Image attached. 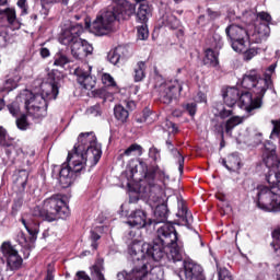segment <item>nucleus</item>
<instances>
[{"label": "nucleus", "mask_w": 280, "mask_h": 280, "mask_svg": "<svg viewBox=\"0 0 280 280\" xmlns=\"http://www.w3.org/2000/svg\"><path fill=\"white\" fill-rule=\"evenodd\" d=\"M255 200L262 211H280V195L275 186H258L255 190Z\"/></svg>", "instance_id": "8"}, {"label": "nucleus", "mask_w": 280, "mask_h": 280, "mask_svg": "<svg viewBox=\"0 0 280 280\" xmlns=\"http://www.w3.org/2000/svg\"><path fill=\"white\" fill-rule=\"evenodd\" d=\"M0 252L7 260L9 270H19L23 266V257L19 255V250L12 243L3 242L0 246Z\"/></svg>", "instance_id": "12"}, {"label": "nucleus", "mask_w": 280, "mask_h": 280, "mask_svg": "<svg viewBox=\"0 0 280 280\" xmlns=\"http://www.w3.org/2000/svg\"><path fill=\"white\" fill-rule=\"evenodd\" d=\"M44 209L46 211L47 222L69 218V206H67V202L62 199V195H54L52 197L45 199Z\"/></svg>", "instance_id": "10"}, {"label": "nucleus", "mask_w": 280, "mask_h": 280, "mask_svg": "<svg viewBox=\"0 0 280 280\" xmlns=\"http://www.w3.org/2000/svg\"><path fill=\"white\" fill-rule=\"evenodd\" d=\"M102 236H100V234H97L95 231H91V240H92V248L94 250L97 249V240H100Z\"/></svg>", "instance_id": "58"}, {"label": "nucleus", "mask_w": 280, "mask_h": 280, "mask_svg": "<svg viewBox=\"0 0 280 280\" xmlns=\"http://www.w3.org/2000/svg\"><path fill=\"white\" fill-rule=\"evenodd\" d=\"M77 277H78L77 280H80V279H82V280H91V277H89V275H86V272H84V271H78L77 272Z\"/></svg>", "instance_id": "62"}, {"label": "nucleus", "mask_w": 280, "mask_h": 280, "mask_svg": "<svg viewBox=\"0 0 280 280\" xmlns=\"http://www.w3.org/2000/svg\"><path fill=\"white\" fill-rule=\"evenodd\" d=\"M148 66L145 61H138L133 68V80L135 82H143L145 80V70Z\"/></svg>", "instance_id": "31"}, {"label": "nucleus", "mask_w": 280, "mask_h": 280, "mask_svg": "<svg viewBox=\"0 0 280 280\" xmlns=\"http://www.w3.org/2000/svg\"><path fill=\"white\" fill-rule=\"evenodd\" d=\"M44 280H54V268L51 265L48 266L47 275Z\"/></svg>", "instance_id": "61"}, {"label": "nucleus", "mask_w": 280, "mask_h": 280, "mask_svg": "<svg viewBox=\"0 0 280 280\" xmlns=\"http://www.w3.org/2000/svg\"><path fill=\"white\" fill-rule=\"evenodd\" d=\"M224 104L228 108H233L240 102V90L236 88H229L223 94Z\"/></svg>", "instance_id": "24"}, {"label": "nucleus", "mask_w": 280, "mask_h": 280, "mask_svg": "<svg viewBox=\"0 0 280 280\" xmlns=\"http://www.w3.org/2000/svg\"><path fill=\"white\" fill-rule=\"evenodd\" d=\"M155 205L154 217L156 218V224L165 222L167 220V206L163 205V199L160 197V201H153Z\"/></svg>", "instance_id": "28"}, {"label": "nucleus", "mask_w": 280, "mask_h": 280, "mask_svg": "<svg viewBox=\"0 0 280 280\" xmlns=\"http://www.w3.org/2000/svg\"><path fill=\"white\" fill-rule=\"evenodd\" d=\"M149 156H150V159H153L154 161H161V151H159V149L152 147L149 149Z\"/></svg>", "instance_id": "52"}, {"label": "nucleus", "mask_w": 280, "mask_h": 280, "mask_svg": "<svg viewBox=\"0 0 280 280\" xmlns=\"http://www.w3.org/2000/svg\"><path fill=\"white\" fill-rule=\"evenodd\" d=\"M152 15V8L150 4L142 2L140 3L138 11L136 13L137 22L145 24L148 23V19Z\"/></svg>", "instance_id": "26"}, {"label": "nucleus", "mask_w": 280, "mask_h": 280, "mask_svg": "<svg viewBox=\"0 0 280 280\" xmlns=\"http://www.w3.org/2000/svg\"><path fill=\"white\" fill-rule=\"evenodd\" d=\"M82 32H84L82 24H70L68 27L63 28L59 37L61 45L71 47V55L75 60H83V58L93 54V46L89 44V42L80 38Z\"/></svg>", "instance_id": "5"}, {"label": "nucleus", "mask_w": 280, "mask_h": 280, "mask_svg": "<svg viewBox=\"0 0 280 280\" xmlns=\"http://www.w3.org/2000/svg\"><path fill=\"white\" fill-rule=\"evenodd\" d=\"M148 277V262L142 261L133 267L129 272L120 271L117 273L118 280H144Z\"/></svg>", "instance_id": "15"}, {"label": "nucleus", "mask_w": 280, "mask_h": 280, "mask_svg": "<svg viewBox=\"0 0 280 280\" xmlns=\"http://www.w3.org/2000/svg\"><path fill=\"white\" fill-rule=\"evenodd\" d=\"M275 69H277V63L269 66L265 72L264 79L259 78L256 70L247 72L243 77L242 88L253 91V93L258 95V97H264V95H266V91H268L272 84V80L270 78L272 77V73H275Z\"/></svg>", "instance_id": "6"}, {"label": "nucleus", "mask_w": 280, "mask_h": 280, "mask_svg": "<svg viewBox=\"0 0 280 280\" xmlns=\"http://www.w3.org/2000/svg\"><path fill=\"white\" fill-rule=\"evenodd\" d=\"M244 21L242 25L232 24L225 28L234 51H246V47H250V32L255 28V24L249 23L248 19Z\"/></svg>", "instance_id": "7"}, {"label": "nucleus", "mask_w": 280, "mask_h": 280, "mask_svg": "<svg viewBox=\"0 0 280 280\" xmlns=\"http://www.w3.org/2000/svg\"><path fill=\"white\" fill-rule=\"evenodd\" d=\"M129 255L133 261H183V247L178 245V233L172 223H164L156 231L153 244L133 240L129 245Z\"/></svg>", "instance_id": "1"}, {"label": "nucleus", "mask_w": 280, "mask_h": 280, "mask_svg": "<svg viewBox=\"0 0 280 280\" xmlns=\"http://www.w3.org/2000/svg\"><path fill=\"white\" fill-rule=\"evenodd\" d=\"M195 102L199 104L207 103V95H205V93L202 92H198L195 96Z\"/></svg>", "instance_id": "59"}, {"label": "nucleus", "mask_w": 280, "mask_h": 280, "mask_svg": "<svg viewBox=\"0 0 280 280\" xmlns=\"http://www.w3.org/2000/svg\"><path fill=\"white\" fill-rule=\"evenodd\" d=\"M162 25L168 27V30H178L180 27V21L172 13H165L161 18Z\"/></svg>", "instance_id": "30"}, {"label": "nucleus", "mask_w": 280, "mask_h": 280, "mask_svg": "<svg viewBox=\"0 0 280 280\" xmlns=\"http://www.w3.org/2000/svg\"><path fill=\"white\" fill-rule=\"evenodd\" d=\"M119 18H121V15H116L113 7H109L96 16L95 21L90 26V31L92 34H95V36H106V34L113 32L115 21Z\"/></svg>", "instance_id": "11"}, {"label": "nucleus", "mask_w": 280, "mask_h": 280, "mask_svg": "<svg viewBox=\"0 0 280 280\" xmlns=\"http://www.w3.org/2000/svg\"><path fill=\"white\" fill-rule=\"evenodd\" d=\"M18 243L24 248V259H27L30 257V250L34 248V242L27 241V237H25V233L20 232L18 234Z\"/></svg>", "instance_id": "32"}, {"label": "nucleus", "mask_w": 280, "mask_h": 280, "mask_svg": "<svg viewBox=\"0 0 280 280\" xmlns=\"http://www.w3.org/2000/svg\"><path fill=\"white\" fill-rule=\"evenodd\" d=\"M128 48L124 46H118L114 50H110L107 55V60L114 66L119 65L120 60L128 58Z\"/></svg>", "instance_id": "23"}, {"label": "nucleus", "mask_w": 280, "mask_h": 280, "mask_svg": "<svg viewBox=\"0 0 280 280\" xmlns=\"http://www.w3.org/2000/svg\"><path fill=\"white\" fill-rule=\"evenodd\" d=\"M277 159V147L271 141H266L262 151V161L267 167H272Z\"/></svg>", "instance_id": "22"}, {"label": "nucleus", "mask_w": 280, "mask_h": 280, "mask_svg": "<svg viewBox=\"0 0 280 280\" xmlns=\"http://www.w3.org/2000/svg\"><path fill=\"white\" fill-rule=\"evenodd\" d=\"M273 129L271 131V139H273V137H279L280 135V119L279 120H272L271 121Z\"/></svg>", "instance_id": "53"}, {"label": "nucleus", "mask_w": 280, "mask_h": 280, "mask_svg": "<svg viewBox=\"0 0 280 280\" xmlns=\"http://www.w3.org/2000/svg\"><path fill=\"white\" fill-rule=\"evenodd\" d=\"M148 36H150V33L148 31V25H145V23H144L141 26H138L139 40H147Z\"/></svg>", "instance_id": "45"}, {"label": "nucleus", "mask_w": 280, "mask_h": 280, "mask_svg": "<svg viewBox=\"0 0 280 280\" xmlns=\"http://www.w3.org/2000/svg\"><path fill=\"white\" fill-rule=\"evenodd\" d=\"M272 237L276 242H280V226L272 232Z\"/></svg>", "instance_id": "63"}, {"label": "nucleus", "mask_w": 280, "mask_h": 280, "mask_svg": "<svg viewBox=\"0 0 280 280\" xmlns=\"http://www.w3.org/2000/svg\"><path fill=\"white\" fill-rule=\"evenodd\" d=\"M72 166L74 172H82L86 165L95 167L102 159V144L93 132L81 133L72 151Z\"/></svg>", "instance_id": "3"}, {"label": "nucleus", "mask_w": 280, "mask_h": 280, "mask_svg": "<svg viewBox=\"0 0 280 280\" xmlns=\"http://www.w3.org/2000/svg\"><path fill=\"white\" fill-rule=\"evenodd\" d=\"M170 152L172 156H174L177 161L179 174H183V170L185 167V158L183 156L180 151H178V149L176 148H172Z\"/></svg>", "instance_id": "35"}, {"label": "nucleus", "mask_w": 280, "mask_h": 280, "mask_svg": "<svg viewBox=\"0 0 280 280\" xmlns=\"http://www.w3.org/2000/svg\"><path fill=\"white\" fill-rule=\"evenodd\" d=\"M16 86H18L16 81L9 79L5 81L4 88L0 89V93H3V91H7V93H10V91H14Z\"/></svg>", "instance_id": "47"}, {"label": "nucleus", "mask_w": 280, "mask_h": 280, "mask_svg": "<svg viewBox=\"0 0 280 280\" xmlns=\"http://www.w3.org/2000/svg\"><path fill=\"white\" fill-rule=\"evenodd\" d=\"M185 108L187 113L190 115V117H194L196 115V110H197L196 103H187Z\"/></svg>", "instance_id": "56"}, {"label": "nucleus", "mask_w": 280, "mask_h": 280, "mask_svg": "<svg viewBox=\"0 0 280 280\" xmlns=\"http://www.w3.org/2000/svg\"><path fill=\"white\" fill-rule=\"evenodd\" d=\"M102 113L100 105H94L90 108L86 109V115H89L90 117H97L100 116Z\"/></svg>", "instance_id": "51"}, {"label": "nucleus", "mask_w": 280, "mask_h": 280, "mask_svg": "<svg viewBox=\"0 0 280 280\" xmlns=\"http://www.w3.org/2000/svg\"><path fill=\"white\" fill-rule=\"evenodd\" d=\"M228 163L229 166H226V170H229V172H235V170H240V156H237V154L229 155Z\"/></svg>", "instance_id": "37"}, {"label": "nucleus", "mask_w": 280, "mask_h": 280, "mask_svg": "<svg viewBox=\"0 0 280 280\" xmlns=\"http://www.w3.org/2000/svg\"><path fill=\"white\" fill-rule=\"evenodd\" d=\"M236 52L244 54L245 60H253V58H255V56H257V49L250 48V46L246 47L245 50H236Z\"/></svg>", "instance_id": "43"}, {"label": "nucleus", "mask_w": 280, "mask_h": 280, "mask_svg": "<svg viewBox=\"0 0 280 280\" xmlns=\"http://www.w3.org/2000/svg\"><path fill=\"white\" fill-rule=\"evenodd\" d=\"M179 277L182 280H205V269L194 261L184 262V272Z\"/></svg>", "instance_id": "14"}, {"label": "nucleus", "mask_w": 280, "mask_h": 280, "mask_svg": "<svg viewBox=\"0 0 280 280\" xmlns=\"http://www.w3.org/2000/svg\"><path fill=\"white\" fill-rule=\"evenodd\" d=\"M139 170L144 176V179L140 182L139 192L143 194L144 198H149L151 202H160L163 190L161 186L156 184V176L163 185H167V183H170V175L159 166L153 167L152 171H148V164L140 160L138 164L133 163L126 170V174L129 176L128 178L135 180V174H137Z\"/></svg>", "instance_id": "2"}, {"label": "nucleus", "mask_w": 280, "mask_h": 280, "mask_svg": "<svg viewBox=\"0 0 280 280\" xmlns=\"http://www.w3.org/2000/svg\"><path fill=\"white\" fill-rule=\"evenodd\" d=\"M243 19H247L249 21V23H253V21H255V19H259V21H264L262 23H265L266 25H268V23H270V21H272V16H270L269 13L260 12L256 15L255 11L243 12Z\"/></svg>", "instance_id": "27"}, {"label": "nucleus", "mask_w": 280, "mask_h": 280, "mask_svg": "<svg viewBox=\"0 0 280 280\" xmlns=\"http://www.w3.org/2000/svg\"><path fill=\"white\" fill-rule=\"evenodd\" d=\"M177 218H180L182 222H184L187 229H191V224H194V215L191 214V212L187 211V207H185V201L178 202Z\"/></svg>", "instance_id": "25"}, {"label": "nucleus", "mask_w": 280, "mask_h": 280, "mask_svg": "<svg viewBox=\"0 0 280 280\" xmlns=\"http://www.w3.org/2000/svg\"><path fill=\"white\" fill-rule=\"evenodd\" d=\"M23 226L26 229L27 233L31 235L32 240H36V235L39 233L38 221L32 219L26 220L25 218L21 219Z\"/></svg>", "instance_id": "29"}, {"label": "nucleus", "mask_w": 280, "mask_h": 280, "mask_svg": "<svg viewBox=\"0 0 280 280\" xmlns=\"http://www.w3.org/2000/svg\"><path fill=\"white\" fill-rule=\"evenodd\" d=\"M32 215L34 218H43V220H47V212L45 211V203L43 206H36L32 210Z\"/></svg>", "instance_id": "41"}, {"label": "nucleus", "mask_w": 280, "mask_h": 280, "mask_svg": "<svg viewBox=\"0 0 280 280\" xmlns=\"http://www.w3.org/2000/svg\"><path fill=\"white\" fill-rule=\"evenodd\" d=\"M143 149L139 144H131L128 149L124 151L122 154L119 155V159H124V156H132L135 152H138L139 156L143 153Z\"/></svg>", "instance_id": "38"}, {"label": "nucleus", "mask_w": 280, "mask_h": 280, "mask_svg": "<svg viewBox=\"0 0 280 280\" xmlns=\"http://www.w3.org/2000/svg\"><path fill=\"white\" fill-rule=\"evenodd\" d=\"M114 117L117 119V121H120V124H126V121H128V117H130V114L128 113V109L124 108L122 105H116L114 107Z\"/></svg>", "instance_id": "34"}, {"label": "nucleus", "mask_w": 280, "mask_h": 280, "mask_svg": "<svg viewBox=\"0 0 280 280\" xmlns=\"http://www.w3.org/2000/svg\"><path fill=\"white\" fill-rule=\"evenodd\" d=\"M267 183L271 185V187H276V191L279 194L280 191V172L267 175Z\"/></svg>", "instance_id": "36"}, {"label": "nucleus", "mask_w": 280, "mask_h": 280, "mask_svg": "<svg viewBox=\"0 0 280 280\" xmlns=\"http://www.w3.org/2000/svg\"><path fill=\"white\" fill-rule=\"evenodd\" d=\"M243 121L244 118L240 116H232L225 122H222L219 127V133L221 135L222 139H224V132L228 135V137H231L233 135V129L236 128V126H240V124Z\"/></svg>", "instance_id": "21"}, {"label": "nucleus", "mask_w": 280, "mask_h": 280, "mask_svg": "<svg viewBox=\"0 0 280 280\" xmlns=\"http://www.w3.org/2000/svg\"><path fill=\"white\" fill-rule=\"evenodd\" d=\"M101 80L105 86H115V79L109 73H103Z\"/></svg>", "instance_id": "48"}, {"label": "nucleus", "mask_w": 280, "mask_h": 280, "mask_svg": "<svg viewBox=\"0 0 280 280\" xmlns=\"http://www.w3.org/2000/svg\"><path fill=\"white\" fill-rule=\"evenodd\" d=\"M16 126L19 130H27V128H30V122H27V116L22 115L20 118H18Z\"/></svg>", "instance_id": "46"}, {"label": "nucleus", "mask_w": 280, "mask_h": 280, "mask_svg": "<svg viewBox=\"0 0 280 280\" xmlns=\"http://www.w3.org/2000/svg\"><path fill=\"white\" fill-rule=\"evenodd\" d=\"M89 70H85L84 68H75L73 74L77 78V82H79V84L81 86H83V89H85L86 91H92V89H95V80L93 79V77H91V74L89 73Z\"/></svg>", "instance_id": "20"}, {"label": "nucleus", "mask_w": 280, "mask_h": 280, "mask_svg": "<svg viewBox=\"0 0 280 280\" xmlns=\"http://www.w3.org/2000/svg\"><path fill=\"white\" fill-rule=\"evenodd\" d=\"M155 89L159 93L160 101L163 104H172L183 91V83L178 80L164 81L163 77H155Z\"/></svg>", "instance_id": "9"}, {"label": "nucleus", "mask_w": 280, "mask_h": 280, "mask_svg": "<svg viewBox=\"0 0 280 280\" xmlns=\"http://www.w3.org/2000/svg\"><path fill=\"white\" fill-rule=\"evenodd\" d=\"M60 82V72L51 71L48 73V82L42 85V94H33L30 91H25V108L28 115L40 119L47 115V101L56 100L58 97V84Z\"/></svg>", "instance_id": "4"}, {"label": "nucleus", "mask_w": 280, "mask_h": 280, "mask_svg": "<svg viewBox=\"0 0 280 280\" xmlns=\"http://www.w3.org/2000/svg\"><path fill=\"white\" fill-rule=\"evenodd\" d=\"M127 224L137 229H144V226H151L152 219H148L145 211L137 209L129 214Z\"/></svg>", "instance_id": "18"}, {"label": "nucleus", "mask_w": 280, "mask_h": 280, "mask_svg": "<svg viewBox=\"0 0 280 280\" xmlns=\"http://www.w3.org/2000/svg\"><path fill=\"white\" fill-rule=\"evenodd\" d=\"M55 67H65V65H69V57L65 55L63 52H57L55 55V61H54Z\"/></svg>", "instance_id": "40"}, {"label": "nucleus", "mask_w": 280, "mask_h": 280, "mask_svg": "<svg viewBox=\"0 0 280 280\" xmlns=\"http://www.w3.org/2000/svg\"><path fill=\"white\" fill-rule=\"evenodd\" d=\"M269 36H270V26L266 23H258L254 25V28L249 32V44L264 43L268 40Z\"/></svg>", "instance_id": "17"}, {"label": "nucleus", "mask_w": 280, "mask_h": 280, "mask_svg": "<svg viewBox=\"0 0 280 280\" xmlns=\"http://www.w3.org/2000/svg\"><path fill=\"white\" fill-rule=\"evenodd\" d=\"M40 56L42 58H49L50 52L47 48H40Z\"/></svg>", "instance_id": "64"}, {"label": "nucleus", "mask_w": 280, "mask_h": 280, "mask_svg": "<svg viewBox=\"0 0 280 280\" xmlns=\"http://www.w3.org/2000/svg\"><path fill=\"white\" fill-rule=\"evenodd\" d=\"M9 108V113H11V115L13 117H16L19 115V110H21V107H19V103L13 102L12 104L8 105Z\"/></svg>", "instance_id": "55"}, {"label": "nucleus", "mask_w": 280, "mask_h": 280, "mask_svg": "<svg viewBox=\"0 0 280 280\" xmlns=\"http://www.w3.org/2000/svg\"><path fill=\"white\" fill-rule=\"evenodd\" d=\"M7 19L10 24L16 21V11L14 9H7L5 10Z\"/></svg>", "instance_id": "54"}, {"label": "nucleus", "mask_w": 280, "mask_h": 280, "mask_svg": "<svg viewBox=\"0 0 280 280\" xmlns=\"http://www.w3.org/2000/svg\"><path fill=\"white\" fill-rule=\"evenodd\" d=\"M203 65H206V67H218V65H220V61L218 60V50L208 48L203 58Z\"/></svg>", "instance_id": "33"}, {"label": "nucleus", "mask_w": 280, "mask_h": 280, "mask_svg": "<svg viewBox=\"0 0 280 280\" xmlns=\"http://www.w3.org/2000/svg\"><path fill=\"white\" fill-rule=\"evenodd\" d=\"M27 178H30V173H27V171H19L15 183L19 187H25V185H27Z\"/></svg>", "instance_id": "39"}, {"label": "nucleus", "mask_w": 280, "mask_h": 280, "mask_svg": "<svg viewBox=\"0 0 280 280\" xmlns=\"http://www.w3.org/2000/svg\"><path fill=\"white\" fill-rule=\"evenodd\" d=\"M218 268V275H219V280H233V277H231V272H229V269L224 267H220L217 265Z\"/></svg>", "instance_id": "44"}, {"label": "nucleus", "mask_w": 280, "mask_h": 280, "mask_svg": "<svg viewBox=\"0 0 280 280\" xmlns=\"http://www.w3.org/2000/svg\"><path fill=\"white\" fill-rule=\"evenodd\" d=\"M8 130L5 128L0 127V145L3 148H8L10 144H8Z\"/></svg>", "instance_id": "49"}, {"label": "nucleus", "mask_w": 280, "mask_h": 280, "mask_svg": "<svg viewBox=\"0 0 280 280\" xmlns=\"http://www.w3.org/2000/svg\"><path fill=\"white\" fill-rule=\"evenodd\" d=\"M224 45V42L222 40V35L214 33L212 36V42H211V47H213V49H222Z\"/></svg>", "instance_id": "42"}, {"label": "nucleus", "mask_w": 280, "mask_h": 280, "mask_svg": "<svg viewBox=\"0 0 280 280\" xmlns=\"http://www.w3.org/2000/svg\"><path fill=\"white\" fill-rule=\"evenodd\" d=\"M73 153L68 154L67 161L68 166H62L59 172V183H61L62 187H70L73 183V174H78L75 170H73Z\"/></svg>", "instance_id": "16"}, {"label": "nucleus", "mask_w": 280, "mask_h": 280, "mask_svg": "<svg viewBox=\"0 0 280 280\" xmlns=\"http://www.w3.org/2000/svg\"><path fill=\"white\" fill-rule=\"evenodd\" d=\"M115 4L112 7V10H114V14L116 16L117 21H126V19H130L132 14H135V11L137 8L135 4L130 3L127 0H113Z\"/></svg>", "instance_id": "13"}, {"label": "nucleus", "mask_w": 280, "mask_h": 280, "mask_svg": "<svg viewBox=\"0 0 280 280\" xmlns=\"http://www.w3.org/2000/svg\"><path fill=\"white\" fill-rule=\"evenodd\" d=\"M232 115H233V107H223L219 112V117L221 119H226V118L231 117Z\"/></svg>", "instance_id": "50"}, {"label": "nucleus", "mask_w": 280, "mask_h": 280, "mask_svg": "<svg viewBox=\"0 0 280 280\" xmlns=\"http://www.w3.org/2000/svg\"><path fill=\"white\" fill-rule=\"evenodd\" d=\"M165 130H172V132H176V125L170 120L165 122Z\"/></svg>", "instance_id": "60"}, {"label": "nucleus", "mask_w": 280, "mask_h": 280, "mask_svg": "<svg viewBox=\"0 0 280 280\" xmlns=\"http://www.w3.org/2000/svg\"><path fill=\"white\" fill-rule=\"evenodd\" d=\"M16 5L20 8V10H22V14H27V0H18Z\"/></svg>", "instance_id": "57"}, {"label": "nucleus", "mask_w": 280, "mask_h": 280, "mask_svg": "<svg viewBox=\"0 0 280 280\" xmlns=\"http://www.w3.org/2000/svg\"><path fill=\"white\" fill-rule=\"evenodd\" d=\"M261 97L264 96L257 95V97L253 100V94L244 92L238 96L240 106L241 108H244V110H247V113H250L252 110H255V108L261 107Z\"/></svg>", "instance_id": "19"}]
</instances>
